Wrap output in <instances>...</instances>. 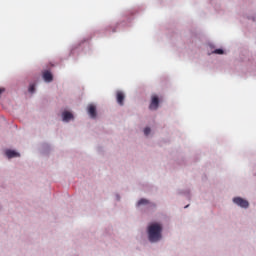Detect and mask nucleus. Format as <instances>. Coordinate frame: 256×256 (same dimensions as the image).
Listing matches in <instances>:
<instances>
[{"label": "nucleus", "instance_id": "obj_1", "mask_svg": "<svg viewBox=\"0 0 256 256\" xmlns=\"http://www.w3.org/2000/svg\"><path fill=\"white\" fill-rule=\"evenodd\" d=\"M163 232V226L159 223H152L148 226V239L151 243H157L161 241V233Z\"/></svg>", "mask_w": 256, "mask_h": 256}, {"label": "nucleus", "instance_id": "obj_2", "mask_svg": "<svg viewBox=\"0 0 256 256\" xmlns=\"http://www.w3.org/2000/svg\"><path fill=\"white\" fill-rule=\"evenodd\" d=\"M149 109L151 111H157V109H159V97L157 95H153L151 97V103H150Z\"/></svg>", "mask_w": 256, "mask_h": 256}, {"label": "nucleus", "instance_id": "obj_3", "mask_svg": "<svg viewBox=\"0 0 256 256\" xmlns=\"http://www.w3.org/2000/svg\"><path fill=\"white\" fill-rule=\"evenodd\" d=\"M234 203L243 209H247L249 207V202L241 197H236L233 199Z\"/></svg>", "mask_w": 256, "mask_h": 256}, {"label": "nucleus", "instance_id": "obj_4", "mask_svg": "<svg viewBox=\"0 0 256 256\" xmlns=\"http://www.w3.org/2000/svg\"><path fill=\"white\" fill-rule=\"evenodd\" d=\"M88 115H90L92 119H95V117H97V107H95V105L90 104L88 106Z\"/></svg>", "mask_w": 256, "mask_h": 256}, {"label": "nucleus", "instance_id": "obj_5", "mask_svg": "<svg viewBox=\"0 0 256 256\" xmlns=\"http://www.w3.org/2000/svg\"><path fill=\"white\" fill-rule=\"evenodd\" d=\"M116 101L117 103H119L121 106L124 105V101H125V94L122 91H118L116 93Z\"/></svg>", "mask_w": 256, "mask_h": 256}, {"label": "nucleus", "instance_id": "obj_6", "mask_svg": "<svg viewBox=\"0 0 256 256\" xmlns=\"http://www.w3.org/2000/svg\"><path fill=\"white\" fill-rule=\"evenodd\" d=\"M5 155L8 159H13L14 157H20L21 155L15 150H6Z\"/></svg>", "mask_w": 256, "mask_h": 256}, {"label": "nucleus", "instance_id": "obj_7", "mask_svg": "<svg viewBox=\"0 0 256 256\" xmlns=\"http://www.w3.org/2000/svg\"><path fill=\"white\" fill-rule=\"evenodd\" d=\"M43 79L46 81V83H51V81H53V74H51L49 71H45L43 73Z\"/></svg>", "mask_w": 256, "mask_h": 256}, {"label": "nucleus", "instance_id": "obj_8", "mask_svg": "<svg viewBox=\"0 0 256 256\" xmlns=\"http://www.w3.org/2000/svg\"><path fill=\"white\" fill-rule=\"evenodd\" d=\"M62 117H63V121L69 122L71 121V119H73V114L71 112L65 111L63 112Z\"/></svg>", "mask_w": 256, "mask_h": 256}, {"label": "nucleus", "instance_id": "obj_9", "mask_svg": "<svg viewBox=\"0 0 256 256\" xmlns=\"http://www.w3.org/2000/svg\"><path fill=\"white\" fill-rule=\"evenodd\" d=\"M140 205H149V200L142 198L138 201V206Z\"/></svg>", "mask_w": 256, "mask_h": 256}, {"label": "nucleus", "instance_id": "obj_10", "mask_svg": "<svg viewBox=\"0 0 256 256\" xmlns=\"http://www.w3.org/2000/svg\"><path fill=\"white\" fill-rule=\"evenodd\" d=\"M29 92H30V93H35V84H31V85L29 86Z\"/></svg>", "mask_w": 256, "mask_h": 256}, {"label": "nucleus", "instance_id": "obj_11", "mask_svg": "<svg viewBox=\"0 0 256 256\" xmlns=\"http://www.w3.org/2000/svg\"><path fill=\"white\" fill-rule=\"evenodd\" d=\"M214 53L216 55H223V49H216V50H214Z\"/></svg>", "mask_w": 256, "mask_h": 256}, {"label": "nucleus", "instance_id": "obj_12", "mask_svg": "<svg viewBox=\"0 0 256 256\" xmlns=\"http://www.w3.org/2000/svg\"><path fill=\"white\" fill-rule=\"evenodd\" d=\"M149 133H151V128L146 127V128L144 129V135H149Z\"/></svg>", "mask_w": 256, "mask_h": 256}, {"label": "nucleus", "instance_id": "obj_13", "mask_svg": "<svg viewBox=\"0 0 256 256\" xmlns=\"http://www.w3.org/2000/svg\"><path fill=\"white\" fill-rule=\"evenodd\" d=\"M2 93H5V88H0V96Z\"/></svg>", "mask_w": 256, "mask_h": 256}]
</instances>
